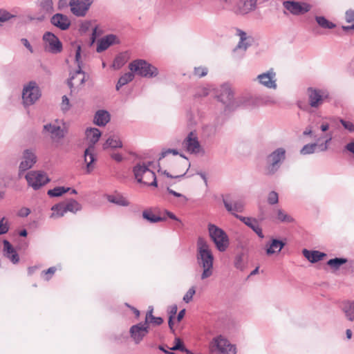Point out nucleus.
<instances>
[{
  "label": "nucleus",
  "instance_id": "17",
  "mask_svg": "<svg viewBox=\"0 0 354 354\" xmlns=\"http://www.w3.org/2000/svg\"><path fill=\"white\" fill-rule=\"evenodd\" d=\"M43 133H48L53 140H59L64 138L66 130L57 124L48 123L44 125Z\"/></svg>",
  "mask_w": 354,
  "mask_h": 354
},
{
  "label": "nucleus",
  "instance_id": "54",
  "mask_svg": "<svg viewBox=\"0 0 354 354\" xmlns=\"http://www.w3.org/2000/svg\"><path fill=\"white\" fill-rule=\"evenodd\" d=\"M339 122L349 133H354V124L352 122L340 119Z\"/></svg>",
  "mask_w": 354,
  "mask_h": 354
},
{
  "label": "nucleus",
  "instance_id": "19",
  "mask_svg": "<svg viewBox=\"0 0 354 354\" xmlns=\"http://www.w3.org/2000/svg\"><path fill=\"white\" fill-rule=\"evenodd\" d=\"M120 43V40L115 35L109 34L105 35L98 40L96 51L97 53H102L106 50L109 46Z\"/></svg>",
  "mask_w": 354,
  "mask_h": 354
},
{
  "label": "nucleus",
  "instance_id": "4",
  "mask_svg": "<svg viewBox=\"0 0 354 354\" xmlns=\"http://www.w3.org/2000/svg\"><path fill=\"white\" fill-rule=\"evenodd\" d=\"M129 68L131 72L136 73L138 75L153 78L158 75V69L145 59H136L129 64Z\"/></svg>",
  "mask_w": 354,
  "mask_h": 354
},
{
  "label": "nucleus",
  "instance_id": "50",
  "mask_svg": "<svg viewBox=\"0 0 354 354\" xmlns=\"http://www.w3.org/2000/svg\"><path fill=\"white\" fill-rule=\"evenodd\" d=\"M39 5L43 10L51 12L53 11V1L52 0H41Z\"/></svg>",
  "mask_w": 354,
  "mask_h": 354
},
{
  "label": "nucleus",
  "instance_id": "48",
  "mask_svg": "<svg viewBox=\"0 0 354 354\" xmlns=\"http://www.w3.org/2000/svg\"><path fill=\"white\" fill-rule=\"evenodd\" d=\"M244 254L243 252L236 255L234 261V266L236 269L243 270L245 268V264L243 260Z\"/></svg>",
  "mask_w": 354,
  "mask_h": 354
},
{
  "label": "nucleus",
  "instance_id": "30",
  "mask_svg": "<svg viewBox=\"0 0 354 354\" xmlns=\"http://www.w3.org/2000/svg\"><path fill=\"white\" fill-rule=\"evenodd\" d=\"M304 256L311 263H317L321 261L325 256L326 254L321 252L317 250L310 251L307 249L303 250Z\"/></svg>",
  "mask_w": 354,
  "mask_h": 354
},
{
  "label": "nucleus",
  "instance_id": "2",
  "mask_svg": "<svg viewBox=\"0 0 354 354\" xmlns=\"http://www.w3.org/2000/svg\"><path fill=\"white\" fill-rule=\"evenodd\" d=\"M216 98L225 106V110L231 111L242 106L241 102L243 101V95L234 98V93L230 86L223 84L220 87Z\"/></svg>",
  "mask_w": 354,
  "mask_h": 354
},
{
  "label": "nucleus",
  "instance_id": "23",
  "mask_svg": "<svg viewBox=\"0 0 354 354\" xmlns=\"http://www.w3.org/2000/svg\"><path fill=\"white\" fill-rule=\"evenodd\" d=\"M85 73L82 68H77L73 74H71L68 80V85L72 88L74 86H82L85 82Z\"/></svg>",
  "mask_w": 354,
  "mask_h": 354
},
{
  "label": "nucleus",
  "instance_id": "27",
  "mask_svg": "<svg viewBox=\"0 0 354 354\" xmlns=\"http://www.w3.org/2000/svg\"><path fill=\"white\" fill-rule=\"evenodd\" d=\"M257 0H240L237 14L245 15L255 9Z\"/></svg>",
  "mask_w": 354,
  "mask_h": 354
},
{
  "label": "nucleus",
  "instance_id": "44",
  "mask_svg": "<svg viewBox=\"0 0 354 354\" xmlns=\"http://www.w3.org/2000/svg\"><path fill=\"white\" fill-rule=\"evenodd\" d=\"M212 89V86L208 84L198 86L195 92L194 97H206L209 94Z\"/></svg>",
  "mask_w": 354,
  "mask_h": 354
},
{
  "label": "nucleus",
  "instance_id": "49",
  "mask_svg": "<svg viewBox=\"0 0 354 354\" xmlns=\"http://www.w3.org/2000/svg\"><path fill=\"white\" fill-rule=\"evenodd\" d=\"M170 350L171 351H178H178L185 352L186 354H187L188 351H191L190 350L185 348V346H184V344L179 338L175 339V345L173 347L170 348Z\"/></svg>",
  "mask_w": 354,
  "mask_h": 354
},
{
  "label": "nucleus",
  "instance_id": "13",
  "mask_svg": "<svg viewBox=\"0 0 354 354\" xmlns=\"http://www.w3.org/2000/svg\"><path fill=\"white\" fill-rule=\"evenodd\" d=\"M283 6L293 15H304L310 11L311 8V6L307 3L295 1H283Z\"/></svg>",
  "mask_w": 354,
  "mask_h": 354
},
{
  "label": "nucleus",
  "instance_id": "20",
  "mask_svg": "<svg viewBox=\"0 0 354 354\" xmlns=\"http://www.w3.org/2000/svg\"><path fill=\"white\" fill-rule=\"evenodd\" d=\"M183 145L188 152L198 153L200 151L201 145L194 131H191L183 141Z\"/></svg>",
  "mask_w": 354,
  "mask_h": 354
},
{
  "label": "nucleus",
  "instance_id": "46",
  "mask_svg": "<svg viewBox=\"0 0 354 354\" xmlns=\"http://www.w3.org/2000/svg\"><path fill=\"white\" fill-rule=\"evenodd\" d=\"M70 187L66 188L64 187H56L52 189H49L47 194L50 197H58L70 191Z\"/></svg>",
  "mask_w": 354,
  "mask_h": 354
},
{
  "label": "nucleus",
  "instance_id": "21",
  "mask_svg": "<svg viewBox=\"0 0 354 354\" xmlns=\"http://www.w3.org/2000/svg\"><path fill=\"white\" fill-rule=\"evenodd\" d=\"M37 161V156L32 149H26L23 153V160L19 165V171H25L30 169Z\"/></svg>",
  "mask_w": 354,
  "mask_h": 354
},
{
  "label": "nucleus",
  "instance_id": "11",
  "mask_svg": "<svg viewBox=\"0 0 354 354\" xmlns=\"http://www.w3.org/2000/svg\"><path fill=\"white\" fill-rule=\"evenodd\" d=\"M242 106L249 107L254 106L267 105L274 103V100L268 95H255L252 96L250 95H243Z\"/></svg>",
  "mask_w": 354,
  "mask_h": 354
},
{
  "label": "nucleus",
  "instance_id": "56",
  "mask_svg": "<svg viewBox=\"0 0 354 354\" xmlns=\"http://www.w3.org/2000/svg\"><path fill=\"white\" fill-rule=\"evenodd\" d=\"M14 15L7 12L6 10H0V25L2 23L8 21L11 18H12Z\"/></svg>",
  "mask_w": 354,
  "mask_h": 354
},
{
  "label": "nucleus",
  "instance_id": "3",
  "mask_svg": "<svg viewBox=\"0 0 354 354\" xmlns=\"http://www.w3.org/2000/svg\"><path fill=\"white\" fill-rule=\"evenodd\" d=\"M41 96V91L38 84L35 81H30L24 85L21 97L24 107L35 104Z\"/></svg>",
  "mask_w": 354,
  "mask_h": 354
},
{
  "label": "nucleus",
  "instance_id": "6",
  "mask_svg": "<svg viewBox=\"0 0 354 354\" xmlns=\"http://www.w3.org/2000/svg\"><path fill=\"white\" fill-rule=\"evenodd\" d=\"M286 158V150L279 147L273 151L266 158V174L274 175L280 168L281 165Z\"/></svg>",
  "mask_w": 354,
  "mask_h": 354
},
{
  "label": "nucleus",
  "instance_id": "1",
  "mask_svg": "<svg viewBox=\"0 0 354 354\" xmlns=\"http://www.w3.org/2000/svg\"><path fill=\"white\" fill-rule=\"evenodd\" d=\"M196 262L203 269L201 279L204 280L213 274L214 257L208 242L199 236L196 242Z\"/></svg>",
  "mask_w": 354,
  "mask_h": 354
},
{
  "label": "nucleus",
  "instance_id": "22",
  "mask_svg": "<svg viewBox=\"0 0 354 354\" xmlns=\"http://www.w3.org/2000/svg\"><path fill=\"white\" fill-rule=\"evenodd\" d=\"M50 22L53 26L62 30H67L71 26V21L68 17L60 13L54 15L50 19Z\"/></svg>",
  "mask_w": 354,
  "mask_h": 354
},
{
  "label": "nucleus",
  "instance_id": "32",
  "mask_svg": "<svg viewBox=\"0 0 354 354\" xmlns=\"http://www.w3.org/2000/svg\"><path fill=\"white\" fill-rule=\"evenodd\" d=\"M86 136L87 139L91 142L89 146H93L98 142L100 136L101 132L97 128H89L86 130L85 132Z\"/></svg>",
  "mask_w": 354,
  "mask_h": 354
},
{
  "label": "nucleus",
  "instance_id": "26",
  "mask_svg": "<svg viewBox=\"0 0 354 354\" xmlns=\"http://www.w3.org/2000/svg\"><path fill=\"white\" fill-rule=\"evenodd\" d=\"M286 243L277 239H272L270 243L266 244V254L270 256L276 253H279L285 246Z\"/></svg>",
  "mask_w": 354,
  "mask_h": 354
},
{
  "label": "nucleus",
  "instance_id": "8",
  "mask_svg": "<svg viewBox=\"0 0 354 354\" xmlns=\"http://www.w3.org/2000/svg\"><path fill=\"white\" fill-rule=\"evenodd\" d=\"M209 351L213 353L218 351L221 354H236V347L231 344L229 341L223 337L218 335L212 339L209 343Z\"/></svg>",
  "mask_w": 354,
  "mask_h": 354
},
{
  "label": "nucleus",
  "instance_id": "63",
  "mask_svg": "<svg viewBox=\"0 0 354 354\" xmlns=\"http://www.w3.org/2000/svg\"><path fill=\"white\" fill-rule=\"evenodd\" d=\"M250 44L247 41V40H241L240 39L239 42L236 46V48L243 49L245 50L249 46Z\"/></svg>",
  "mask_w": 354,
  "mask_h": 354
},
{
  "label": "nucleus",
  "instance_id": "55",
  "mask_svg": "<svg viewBox=\"0 0 354 354\" xmlns=\"http://www.w3.org/2000/svg\"><path fill=\"white\" fill-rule=\"evenodd\" d=\"M194 75L198 76V77H203L207 75L208 73V69L206 67L198 66L194 68Z\"/></svg>",
  "mask_w": 354,
  "mask_h": 354
},
{
  "label": "nucleus",
  "instance_id": "57",
  "mask_svg": "<svg viewBox=\"0 0 354 354\" xmlns=\"http://www.w3.org/2000/svg\"><path fill=\"white\" fill-rule=\"evenodd\" d=\"M125 64L124 58L122 55H118L113 61V66L116 68H121Z\"/></svg>",
  "mask_w": 354,
  "mask_h": 354
},
{
  "label": "nucleus",
  "instance_id": "53",
  "mask_svg": "<svg viewBox=\"0 0 354 354\" xmlns=\"http://www.w3.org/2000/svg\"><path fill=\"white\" fill-rule=\"evenodd\" d=\"M56 270L57 269L55 267H50L48 270L42 271L41 276L43 277L44 280L48 281L54 274Z\"/></svg>",
  "mask_w": 354,
  "mask_h": 354
},
{
  "label": "nucleus",
  "instance_id": "31",
  "mask_svg": "<svg viewBox=\"0 0 354 354\" xmlns=\"http://www.w3.org/2000/svg\"><path fill=\"white\" fill-rule=\"evenodd\" d=\"M217 132V126L215 124H207L203 126L201 129V138L208 140L214 137Z\"/></svg>",
  "mask_w": 354,
  "mask_h": 354
},
{
  "label": "nucleus",
  "instance_id": "42",
  "mask_svg": "<svg viewBox=\"0 0 354 354\" xmlns=\"http://www.w3.org/2000/svg\"><path fill=\"white\" fill-rule=\"evenodd\" d=\"M134 78L133 72H128L122 75L116 84V90H119L122 86L126 85L129 82H131Z\"/></svg>",
  "mask_w": 354,
  "mask_h": 354
},
{
  "label": "nucleus",
  "instance_id": "9",
  "mask_svg": "<svg viewBox=\"0 0 354 354\" xmlns=\"http://www.w3.org/2000/svg\"><path fill=\"white\" fill-rule=\"evenodd\" d=\"M308 103L312 108L319 107L326 100L329 98V92L326 89L309 87L307 90Z\"/></svg>",
  "mask_w": 354,
  "mask_h": 354
},
{
  "label": "nucleus",
  "instance_id": "40",
  "mask_svg": "<svg viewBox=\"0 0 354 354\" xmlns=\"http://www.w3.org/2000/svg\"><path fill=\"white\" fill-rule=\"evenodd\" d=\"M142 217L151 223H156L165 221V217L155 215L151 210H145L142 212Z\"/></svg>",
  "mask_w": 354,
  "mask_h": 354
},
{
  "label": "nucleus",
  "instance_id": "35",
  "mask_svg": "<svg viewBox=\"0 0 354 354\" xmlns=\"http://www.w3.org/2000/svg\"><path fill=\"white\" fill-rule=\"evenodd\" d=\"M147 186L157 187V180L155 173L149 169V170H145V175H144L143 182H141Z\"/></svg>",
  "mask_w": 354,
  "mask_h": 354
},
{
  "label": "nucleus",
  "instance_id": "25",
  "mask_svg": "<svg viewBox=\"0 0 354 354\" xmlns=\"http://www.w3.org/2000/svg\"><path fill=\"white\" fill-rule=\"evenodd\" d=\"M95 147L89 146L84 151V162L86 164V172L91 173L93 169V162L95 161V155L94 153Z\"/></svg>",
  "mask_w": 354,
  "mask_h": 354
},
{
  "label": "nucleus",
  "instance_id": "47",
  "mask_svg": "<svg viewBox=\"0 0 354 354\" xmlns=\"http://www.w3.org/2000/svg\"><path fill=\"white\" fill-rule=\"evenodd\" d=\"M108 201L112 203H115L123 207H127L129 205L128 201L122 196L109 195L108 196Z\"/></svg>",
  "mask_w": 354,
  "mask_h": 354
},
{
  "label": "nucleus",
  "instance_id": "10",
  "mask_svg": "<svg viewBox=\"0 0 354 354\" xmlns=\"http://www.w3.org/2000/svg\"><path fill=\"white\" fill-rule=\"evenodd\" d=\"M26 179L28 185L32 187L35 190L39 189L50 180L45 173L35 171H29L26 175Z\"/></svg>",
  "mask_w": 354,
  "mask_h": 354
},
{
  "label": "nucleus",
  "instance_id": "29",
  "mask_svg": "<svg viewBox=\"0 0 354 354\" xmlns=\"http://www.w3.org/2000/svg\"><path fill=\"white\" fill-rule=\"evenodd\" d=\"M110 120V114L104 110L97 111L94 116V123L100 127L105 126Z\"/></svg>",
  "mask_w": 354,
  "mask_h": 354
},
{
  "label": "nucleus",
  "instance_id": "51",
  "mask_svg": "<svg viewBox=\"0 0 354 354\" xmlns=\"http://www.w3.org/2000/svg\"><path fill=\"white\" fill-rule=\"evenodd\" d=\"M267 201L270 205H275L279 202V195L274 191H271L269 192L267 198Z\"/></svg>",
  "mask_w": 354,
  "mask_h": 354
},
{
  "label": "nucleus",
  "instance_id": "45",
  "mask_svg": "<svg viewBox=\"0 0 354 354\" xmlns=\"http://www.w3.org/2000/svg\"><path fill=\"white\" fill-rule=\"evenodd\" d=\"M315 20L319 26L323 28L333 29L336 26L334 23L329 21L324 17L317 16L315 17Z\"/></svg>",
  "mask_w": 354,
  "mask_h": 354
},
{
  "label": "nucleus",
  "instance_id": "12",
  "mask_svg": "<svg viewBox=\"0 0 354 354\" xmlns=\"http://www.w3.org/2000/svg\"><path fill=\"white\" fill-rule=\"evenodd\" d=\"M46 43L45 50L52 54H57L62 50V44L58 37L50 32H46L43 35Z\"/></svg>",
  "mask_w": 354,
  "mask_h": 354
},
{
  "label": "nucleus",
  "instance_id": "15",
  "mask_svg": "<svg viewBox=\"0 0 354 354\" xmlns=\"http://www.w3.org/2000/svg\"><path fill=\"white\" fill-rule=\"evenodd\" d=\"M259 83L267 88L276 89L277 87L276 73L272 68L261 73L256 77Z\"/></svg>",
  "mask_w": 354,
  "mask_h": 354
},
{
  "label": "nucleus",
  "instance_id": "34",
  "mask_svg": "<svg viewBox=\"0 0 354 354\" xmlns=\"http://www.w3.org/2000/svg\"><path fill=\"white\" fill-rule=\"evenodd\" d=\"M342 310L348 321H354V301H348L345 302L344 304Z\"/></svg>",
  "mask_w": 354,
  "mask_h": 354
},
{
  "label": "nucleus",
  "instance_id": "60",
  "mask_svg": "<svg viewBox=\"0 0 354 354\" xmlns=\"http://www.w3.org/2000/svg\"><path fill=\"white\" fill-rule=\"evenodd\" d=\"M71 105L69 102V99L66 95H64L62 97L61 109L64 112H66L70 109Z\"/></svg>",
  "mask_w": 354,
  "mask_h": 354
},
{
  "label": "nucleus",
  "instance_id": "38",
  "mask_svg": "<svg viewBox=\"0 0 354 354\" xmlns=\"http://www.w3.org/2000/svg\"><path fill=\"white\" fill-rule=\"evenodd\" d=\"M51 210L53 211V213L50 215V218L62 217L67 212L64 203L55 204L51 207Z\"/></svg>",
  "mask_w": 354,
  "mask_h": 354
},
{
  "label": "nucleus",
  "instance_id": "64",
  "mask_svg": "<svg viewBox=\"0 0 354 354\" xmlns=\"http://www.w3.org/2000/svg\"><path fill=\"white\" fill-rule=\"evenodd\" d=\"M21 43L24 44V46L31 53H33V48L32 47V46L30 45V42L28 41V40L26 38H22L21 39Z\"/></svg>",
  "mask_w": 354,
  "mask_h": 354
},
{
  "label": "nucleus",
  "instance_id": "18",
  "mask_svg": "<svg viewBox=\"0 0 354 354\" xmlns=\"http://www.w3.org/2000/svg\"><path fill=\"white\" fill-rule=\"evenodd\" d=\"M223 203L224 204V206L226 209V210L231 213L232 215L235 216V215H238L237 212H243L244 210V202L241 200H235V201H231L230 200V196H223Z\"/></svg>",
  "mask_w": 354,
  "mask_h": 354
},
{
  "label": "nucleus",
  "instance_id": "37",
  "mask_svg": "<svg viewBox=\"0 0 354 354\" xmlns=\"http://www.w3.org/2000/svg\"><path fill=\"white\" fill-rule=\"evenodd\" d=\"M277 216L276 218L278 221L283 223H292L295 222V218L286 213L282 209H277L276 210Z\"/></svg>",
  "mask_w": 354,
  "mask_h": 354
},
{
  "label": "nucleus",
  "instance_id": "62",
  "mask_svg": "<svg viewBox=\"0 0 354 354\" xmlns=\"http://www.w3.org/2000/svg\"><path fill=\"white\" fill-rule=\"evenodd\" d=\"M167 190L170 194H171L176 197L182 198L185 202H187L188 200L185 196L183 195L182 194L175 192L174 190L170 189L169 187H167Z\"/></svg>",
  "mask_w": 354,
  "mask_h": 354
},
{
  "label": "nucleus",
  "instance_id": "33",
  "mask_svg": "<svg viewBox=\"0 0 354 354\" xmlns=\"http://www.w3.org/2000/svg\"><path fill=\"white\" fill-rule=\"evenodd\" d=\"M122 147V141L117 136H111L106 140L103 145V149H106L108 148H121Z\"/></svg>",
  "mask_w": 354,
  "mask_h": 354
},
{
  "label": "nucleus",
  "instance_id": "52",
  "mask_svg": "<svg viewBox=\"0 0 354 354\" xmlns=\"http://www.w3.org/2000/svg\"><path fill=\"white\" fill-rule=\"evenodd\" d=\"M10 226L8 221L6 218H2L0 220V235L7 233L9 230Z\"/></svg>",
  "mask_w": 354,
  "mask_h": 354
},
{
  "label": "nucleus",
  "instance_id": "58",
  "mask_svg": "<svg viewBox=\"0 0 354 354\" xmlns=\"http://www.w3.org/2000/svg\"><path fill=\"white\" fill-rule=\"evenodd\" d=\"M196 292L194 287L190 288L183 297V301L185 303H189L192 300L193 296Z\"/></svg>",
  "mask_w": 354,
  "mask_h": 354
},
{
  "label": "nucleus",
  "instance_id": "7",
  "mask_svg": "<svg viewBox=\"0 0 354 354\" xmlns=\"http://www.w3.org/2000/svg\"><path fill=\"white\" fill-rule=\"evenodd\" d=\"M332 133H326L322 137L316 139L317 142L305 145L300 150L301 155H310L315 152L326 151L332 140Z\"/></svg>",
  "mask_w": 354,
  "mask_h": 354
},
{
  "label": "nucleus",
  "instance_id": "14",
  "mask_svg": "<svg viewBox=\"0 0 354 354\" xmlns=\"http://www.w3.org/2000/svg\"><path fill=\"white\" fill-rule=\"evenodd\" d=\"M149 326L144 322H140L133 325L129 329V334L136 344H140L144 337L148 334Z\"/></svg>",
  "mask_w": 354,
  "mask_h": 354
},
{
  "label": "nucleus",
  "instance_id": "59",
  "mask_svg": "<svg viewBox=\"0 0 354 354\" xmlns=\"http://www.w3.org/2000/svg\"><path fill=\"white\" fill-rule=\"evenodd\" d=\"M75 62L77 63V68H82V62L81 61V46L80 45L77 46L75 52Z\"/></svg>",
  "mask_w": 354,
  "mask_h": 354
},
{
  "label": "nucleus",
  "instance_id": "24",
  "mask_svg": "<svg viewBox=\"0 0 354 354\" xmlns=\"http://www.w3.org/2000/svg\"><path fill=\"white\" fill-rule=\"evenodd\" d=\"M3 255L8 259L12 263H17L19 261V257L11 245V243L8 240H3Z\"/></svg>",
  "mask_w": 354,
  "mask_h": 354
},
{
  "label": "nucleus",
  "instance_id": "36",
  "mask_svg": "<svg viewBox=\"0 0 354 354\" xmlns=\"http://www.w3.org/2000/svg\"><path fill=\"white\" fill-rule=\"evenodd\" d=\"M153 307H149V309L146 314L145 321L144 322L147 326H149V323L159 326L163 322V319L160 317H154L153 315Z\"/></svg>",
  "mask_w": 354,
  "mask_h": 354
},
{
  "label": "nucleus",
  "instance_id": "61",
  "mask_svg": "<svg viewBox=\"0 0 354 354\" xmlns=\"http://www.w3.org/2000/svg\"><path fill=\"white\" fill-rule=\"evenodd\" d=\"M169 153H172L174 155H177V154H178V150L174 149H168L164 150L160 153V159L164 158Z\"/></svg>",
  "mask_w": 354,
  "mask_h": 354
},
{
  "label": "nucleus",
  "instance_id": "28",
  "mask_svg": "<svg viewBox=\"0 0 354 354\" xmlns=\"http://www.w3.org/2000/svg\"><path fill=\"white\" fill-rule=\"evenodd\" d=\"M151 164V162H149L148 165L138 163L133 167V172L135 178L138 183L143 182L144 175H145V170H149V167Z\"/></svg>",
  "mask_w": 354,
  "mask_h": 354
},
{
  "label": "nucleus",
  "instance_id": "16",
  "mask_svg": "<svg viewBox=\"0 0 354 354\" xmlns=\"http://www.w3.org/2000/svg\"><path fill=\"white\" fill-rule=\"evenodd\" d=\"M93 0H70L69 6L73 15L83 17L86 15Z\"/></svg>",
  "mask_w": 354,
  "mask_h": 354
},
{
  "label": "nucleus",
  "instance_id": "43",
  "mask_svg": "<svg viewBox=\"0 0 354 354\" xmlns=\"http://www.w3.org/2000/svg\"><path fill=\"white\" fill-rule=\"evenodd\" d=\"M235 217L242 221L245 225L251 228L252 230L259 225L258 221L251 217L243 216L241 215H235Z\"/></svg>",
  "mask_w": 354,
  "mask_h": 354
},
{
  "label": "nucleus",
  "instance_id": "5",
  "mask_svg": "<svg viewBox=\"0 0 354 354\" xmlns=\"http://www.w3.org/2000/svg\"><path fill=\"white\" fill-rule=\"evenodd\" d=\"M208 232L210 239L215 244L216 248L219 252H225L230 245V240L225 232L216 225L209 223L208 225Z\"/></svg>",
  "mask_w": 354,
  "mask_h": 354
},
{
  "label": "nucleus",
  "instance_id": "41",
  "mask_svg": "<svg viewBox=\"0 0 354 354\" xmlns=\"http://www.w3.org/2000/svg\"><path fill=\"white\" fill-rule=\"evenodd\" d=\"M348 261V259L346 258H334L329 259L327 261V265L330 266L333 270H338L341 266L346 263Z\"/></svg>",
  "mask_w": 354,
  "mask_h": 354
},
{
  "label": "nucleus",
  "instance_id": "39",
  "mask_svg": "<svg viewBox=\"0 0 354 354\" xmlns=\"http://www.w3.org/2000/svg\"><path fill=\"white\" fill-rule=\"evenodd\" d=\"M64 203L67 212L75 214L82 209L81 204L74 199L71 198Z\"/></svg>",
  "mask_w": 354,
  "mask_h": 354
}]
</instances>
